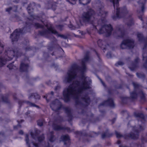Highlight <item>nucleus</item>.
<instances>
[{
  "label": "nucleus",
  "instance_id": "1",
  "mask_svg": "<svg viewBox=\"0 0 147 147\" xmlns=\"http://www.w3.org/2000/svg\"><path fill=\"white\" fill-rule=\"evenodd\" d=\"M89 59L88 55H86L82 61L81 67L75 65L68 71L64 81L72 83L63 91L65 102H67L72 98L75 100L77 104L81 102H85L87 105L89 104L90 99L85 92L90 88L91 81L84 74L86 70L85 63Z\"/></svg>",
  "mask_w": 147,
  "mask_h": 147
},
{
  "label": "nucleus",
  "instance_id": "2",
  "mask_svg": "<svg viewBox=\"0 0 147 147\" xmlns=\"http://www.w3.org/2000/svg\"><path fill=\"white\" fill-rule=\"evenodd\" d=\"M99 12L98 16L102 18L98 21L94 17L96 16V14L91 9H90L87 12H84L81 19L80 20V25L82 24V22H90L93 25L94 30L97 31L99 34L105 33L106 36H108L111 35L113 28L110 24H106L107 21L104 18L107 13L102 9H100Z\"/></svg>",
  "mask_w": 147,
  "mask_h": 147
},
{
  "label": "nucleus",
  "instance_id": "3",
  "mask_svg": "<svg viewBox=\"0 0 147 147\" xmlns=\"http://www.w3.org/2000/svg\"><path fill=\"white\" fill-rule=\"evenodd\" d=\"M21 53L18 51L17 48L13 49V48H7L5 50L4 58H0V67L5 65L6 61L11 60L15 57L16 58L21 55Z\"/></svg>",
  "mask_w": 147,
  "mask_h": 147
},
{
  "label": "nucleus",
  "instance_id": "4",
  "mask_svg": "<svg viewBox=\"0 0 147 147\" xmlns=\"http://www.w3.org/2000/svg\"><path fill=\"white\" fill-rule=\"evenodd\" d=\"M44 25H41L40 24L36 23L35 24V26L37 28H44V27H46L47 30H45L40 32L41 35L47 37L46 35H50V34L52 33L55 34L57 36H61L63 37V35H59L58 32L55 30L53 27L52 25L50 23H48L47 24L45 25L43 23Z\"/></svg>",
  "mask_w": 147,
  "mask_h": 147
},
{
  "label": "nucleus",
  "instance_id": "5",
  "mask_svg": "<svg viewBox=\"0 0 147 147\" xmlns=\"http://www.w3.org/2000/svg\"><path fill=\"white\" fill-rule=\"evenodd\" d=\"M119 0H110V2L113 3L114 8L115 9L116 8V9L115 15L112 16L114 19L123 17L127 14L128 11L125 7L123 8L118 7Z\"/></svg>",
  "mask_w": 147,
  "mask_h": 147
},
{
  "label": "nucleus",
  "instance_id": "6",
  "mask_svg": "<svg viewBox=\"0 0 147 147\" xmlns=\"http://www.w3.org/2000/svg\"><path fill=\"white\" fill-rule=\"evenodd\" d=\"M133 84L134 87V90L130 93L131 98H135L137 97L138 96H139L142 100H144L145 95L143 92L140 90L138 94L137 93V91L140 90L141 86L136 82H133Z\"/></svg>",
  "mask_w": 147,
  "mask_h": 147
},
{
  "label": "nucleus",
  "instance_id": "7",
  "mask_svg": "<svg viewBox=\"0 0 147 147\" xmlns=\"http://www.w3.org/2000/svg\"><path fill=\"white\" fill-rule=\"evenodd\" d=\"M26 29V28H24L22 30L19 29L15 30L11 35L10 38L12 39V42H14L17 40L21 34L26 32L25 31Z\"/></svg>",
  "mask_w": 147,
  "mask_h": 147
},
{
  "label": "nucleus",
  "instance_id": "8",
  "mask_svg": "<svg viewBox=\"0 0 147 147\" xmlns=\"http://www.w3.org/2000/svg\"><path fill=\"white\" fill-rule=\"evenodd\" d=\"M134 46L133 40L127 39L124 40L121 45V47L122 49L133 48Z\"/></svg>",
  "mask_w": 147,
  "mask_h": 147
},
{
  "label": "nucleus",
  "instance_id": "9",
  "mask_svg": "<svg viewBox=\"0 0 147 147\" xmlns=\"http://www.w3.org/2000/svg\"><path fill=\"white\" fill-rule=\"evenodd\" d=\"M34 132V135L33 132H30V135L32 137V138L36 142H40L41 141L43 140L44 139V135H42L40 137H38V134L40 132V131L37 129H35Z\"/></svg>",
  "mask_w": 147,
  "mask_h": 147
},
{
  "label": "nucleus",
  "instance_id": "10",
  "mask_svg": "<svg viewBox=\"0 0 147 147\" xmlns=\"http://www.w3.org/2000/svg\"><path fill=\"white\" fill-rule=\"evenodd\" d=\"M139 128L138 129L136 128L137 127H134L133 129L134 133L131 134L129 135H128L129 137L134 139H137L138 137L139 132L140 131L143 130L144 129V127H142L141 125L139 126Z\"/></svg>",
  "mask_w": 147,
  "mask_h": 147
},
{
  "label": "nucleus",
  "instance_id": "11",
  "mask_svg": "<svg viewBox=\"0 0 147 147\" xmlns=\"http://www.w3.org/2000/svg\"><path fill=\"white\" fill-rule=\"evenodd\" d=\"M62 106L61 102L57 99H56L50 105V107L52 109L56 111L60 110Z\"/></svg>",
  "mask_w": 147,
  "mask_h": 147
},
{
  "label": "nucleus",
  "instance_id": "12",
  "mask_svg": "<svg viewBox=\"0 0 147 147\" xmlns=\"http://www.w3.org/2000/svg\"><path fill=\"white\" fill-rule=\"evenodd\" d=\"M113 35L117 37H123L124 35L123 28V27L122 28L121 26L117 27L116 30L113 32Z\"/></svg>",
  "mask_w": 147,
  "mask_h": 147
},
{
  "label": "nucleus",
  "instance_id": "13",
  "mask_svg": "<svg viewBox=\"0 0 147 147\" xmlns=\"http://www.w3.org/2000/svg\"><path fill=\"white\" fill-rule=\"evenodd\" d=\"M134 115L136 117L139 119V122L140 121L142 123H144L145 121H147V116H144L142 114L135 112L134 113Z\"/></svg>",
  "mask_w": 147,
  "mask_h": 147
},
{
  "label": "nucleus",
  "instance_id": "14",
  "mask_svg": "<svg viewBox=\"0 0 147 147\" xmlns=\"http://www.w3.org/2000/svg\"><path fill=\"white\" fill-rule=\"evenodd\" d=\"M25 140L26 144L28 146V147H31V145L35 147H38L40 146L39 144L35 143L34 142V141L31 142L28 138V135L27 134L26 135Z\"/></svg>",
  "mask_w": 147,
  "mask_h": 147
},
{
  "label": "nucleus",
  "instance_id": "15",
  "mask_svg": "<svg viewBox=\"0 0 147 147\" xmlns=\"http://www.w3.org/2000/svg\"><path fill=\"white\" fill-rule=\"evenodd\" d=\"M109 105L111 107H113L114 106V104L113 103V100L111 99H109L106 101H104L103 102L101 103L99 106L101 105Z\"/></svg>",
  "mask_w": 147,
  "mask_h": 147
},
{
  "label": "nucleus",
  "instance_id": "16",
  "mask_svg": "<svg viewBox=\"0 0 147 147\" xmlns=\"http://www.w3.org/2000/svg\"><path fill=\"white\" fill-rule=\"evenodd\" d=\"M61 139L64 142L65 144H70V140L68 135H67L62 136L61 137Z\"/></svg>",
  "mask_w": 147,
  "mask_h": 147
},
{
  "label": "nucleus",
  "instance_id": "17",
  "mask_svg": "<svg viewBox=\"0 0 147 147\" xmlns=\"http://www.w3.org/2000/svg\"><path fill=\"white\" fill-rule=\"evenodd\" d=\"M28 67V64H25L22 62L21 63L20 68L21 71H25L27 70Z\"/></svg>",
  "mask_w": 147,
  "mask_h": 147
},
{
  "label": "nucleus",
  "instance_id": "18",
  "mask_svg": "<svg viewBox=\"0 0 147 147\" xmlns=\"http://www.w3.org/2000/svg\"><path fill=\"white\" fill-rule=\"evenodd\" d=\"M35 6V4L34 3H32L30 4L27 8V10L28 13L30 14L33 11L34 6Z\"/></svg>",
  "mask_w": 147,
  "mask_h": 147
},
{
  "label": "nucleus",
  "instance_id": "19",
  "mask_svg": "<svg viewBox=\"0 0 147 147\" xmlns=\"http://www.w3.org/2000/svg\"><path fill=\"white\" fill-rule=\"evenodd\" d=\"M146 0H140L138 2V3L140 5L141 4L142 6V10L141 13H142L144 11V6L146 3Z\"/></svg>",
  "mask_w": 147,
  "mask_h": 147
},
{
  "label": "nucleus",
  "instance_id": "20",
  "mask_svg": "<svg viewBox=\"0 0 147 147\" xmlns=\"http://www.w3.org/2000/svg\"><path fill=\"white\" fill-rule=\"evenodd\" d=\"M53 129L56 130H59L61 129H65L64 127H61L58 124L53 123Z\"/></svg>",
  "mask_w": 147,
  "mask_h": 147
},
{
  "label": "nucleus",
  "instance_id": "21",
  "mask_svg": "<svg viewBox=\"0 0 147 147\" xmlns=\"http://www.w3.org/2000/svg\"><path fill=\"white\" fill-rule=\"evenodd\" d=\"M105 43V42L102 41V40H99L97 41V43L99 47L101 48H103V50H104L105 49V48L103 47V44Z\"/></svg>",
  "mask_w": 147,
  "mask_h": 147
},
{
  "label": "nucleus",
  "instance_id": "22",
  "mask_svg": "<svg viewBox=\"0 0 147 147\" xmlns=\"http://www.w3.org/2000/svg\"><path fill=\"white\" fill-rule=\"evenodd\" d=\"M90 1L91 0H79V1L80 4L85 5L89 3Z\"/></svg>",
  "mask_w": 147,
  "mask_h": 147
},
{
  "label": "nucleus",
  "instance_id": "23",
  "mask_svg": "<svg viewBox=\"0 0 147 147\" xmlns=\"http://www.w3.org/2000/svg\"><path fill=\"white\" fill-rule=\"evenodd\" d=\"M53 132H51L50 133V134H48V136L49 135L50 136V138H49V140L51 142H53L55 140L54 136L53 135Z\"/></svg>",
  "mask_w": 147,
  "mask_h": 147
},
{
  "label": "nucleus",
  "instance_id": "24",
  "mask_svg": "<svg viewBox=\"0 0 147 147\" xmlns=\"http://www.w3.org/2000/svg\"><path fill=\"white\" fill-rule=\"evenodd\" d=\"M1 98V100L2 102H8V98L7 96H2L1 94H0V98Z\"/></svg>",
  "mask_w": 147,
  "mask_h": 147
},
{
  "label": "nucleus",
  "instance_id": "25",
  "mask_svg": "<svg viewBox=\"0 0 147 147\" xmlns=\"http://www.w3.org/2000/svg\"><path fill=\"white\" fill-rule=\"evenodd\" d=\"M142 56L143 60L145 61L146 64H147V54L146 53H143Z\"/></svg>",
  "mask_w": 147,
  "mask_h": 147
},
{
  "label": "nucleus",
  "instance_id": "26",
  "mask_svg": "<svg viewBox=\"0 0 147 147\" xmlns=\"http://www.w3.org/2000/svg\"><path fill=\"white\" fill-rule=\"evenodd\" d=\"M53 92H51L50 94H48L46 95V96H44V98H46V100L47 102L49 101V100L48 99V98H49V97L50 96V95H53Z\"/></svg>",
  "mask_w": 147,
  "mask_h": 147
},
{
  "label": "nucleus",
  "instance_id": "27",
  "mask_svg": "<svg viewBox=\"0 0 147 147\" xmlns=\"http://www.w3.org/2000/svg\"><path fill=\"white\" fill-rule=\"evenodd\" d=\"M7 67L10 69H15L16 67L13 65L12 63L9 64Z\"/></svg>",
  "mask_w": 147,
  "mask_h": 147
},
{
  "label": "nucleus",
  "instance_id": "28",
  "mask_svg": "<svg viewBox=\"0 0 147 147\" xmlns=\"http://www.w3.org/2000/svg\"><path fill=\"white\" fill-rule=\"evenodd\" d=\"M137 36L139 40H142L143 39V36L141 33H138L137 34Z\"/></svg>",
  "mask_w": 147,
  "mask_h": 147
},
{
  "label": "nucleus",
  "instance_id": "29",
  "mask_svg": "<svg viewBox=\"0 0 147 147\" xmlns=\"http://www.w3.org/2000/svg\"><path fill=\"white\" fill-rule=\"evenodd\" d=\"M4 138V135L3 133H0V144L2 143V140Z\"/></svg>",
  "mask_w": 147,
  "mask_h": 147
},
{
  "label": "nucleus",
  "instance_id": "30",
  "mask_svg": "<svg viewBox=\"0 0 147 147\" xmlns=\"http://www.w3.org/2000/svg\"><path fill=\"white\" fill-rule=\"evenodd\" d=\"M30 107H36L37 108H38V106L36 105L35 104L31 103L30 102H28V103Z\"/></svg>",
  "mask_w": 147,
  "mask_h": 147
},
{
  "label": "nucleus",
  "instance_id": "31",
  "mask_svg": "<svg viewBox=\"0 0 147 147\" xmlns=\"http://www.w3.org/2000/svg\"><path fill=\"white\" fill-rule=\"evenodd\" d=\"M136 75L138 78H144V74L141 73H137Z\"/></svg>",
  "mask_w": 147,
  "mask_h": 147
},
{
  "label": "nucleus",
  "instance_id": "32",
  "mask_svg": "<svg viewBox=\"0 0 147 147\" xmlns=\"http://www.w3.org/2000/svg\"><path fill=\"white\" fill-rule=\"evenodd\" d=\"M34 97L36 99H39L40 98V97L37 93H35L33 94Z\"/></svg>",
  "mask_w": 147,
  "mask_h": 147
},
{
  "label": "nucleus",
  "instance_id": "33",
  "mask_svg": "<svg viewBox=\"0 0 147 147\" xmlns=\"http://www.w3.org/2000/svg\"><path fill=\"white\" fill-rule=\"evenodd\" d=\"M38 125L40 126H42V121L41 120H39L37 121Z\"/></svg>",
  "mask_w": 147,
  "mask_h": 147
},
{
  "label": "nucleus",
  "instance_id": "34",
  "mask_svg": "<svg viewBox=\"0 0 147 147\" xmlns=\"http://www.w3.org/2000/svg\"><path fill=\"white\" fill-rule=\"evenodd\" d=\"M65 111L67 114H69L70 112V109L68 108H66L65 109Z\"/></svg>",
  "mask_w": 147,
  "mask_h": 147
},
{
  "label": "nucleus",
  "instance_id": "35",
  "mask_svg": "<svg viewBox=\"0 0 147 147\" xmlns=\"http://www.w3.org/2000/svg\"><path fill=\"white\" fill-rule=\"evenodd\" d=\"M14 8V7L13 8H12L10 7H9L8 8H7V9H6V11H7V12H9V11H10L12 9H13V11H16V10H14L13 9V8Z\"/></svg>",
  "mask_w": 147,
  "mask_h": 147
},
{
  "label": "nucleus",
  "instance_id": "36",
  "mask_svg": "<svg viewBox=\"0 0 147 147\" xmlns=\"http://www.w3.org/2000/svg\"><path fill=\"white\" fill-rule=\"evenodd\" d=\"M123 63L121 61H119L115 64L116 66H117L118 65H123Z\"/></svg>",
  "mask_w": 147,
  "mask_h": 147
},
{
  "label": "nucleus",
  "instance_id": "37",
  "mask_svg": "<svg viewBox=\"0 0 147 147\" xmlns=\"http://www.w3.org/2000/svg\"><path fill=\"white\" fill-rule=\"evenodd\" d=\"M115 134L116 135L117 137V138H119L121 136V135L119 133L117 132H116Z\"/></svg>",
  "mask_w": 147,
  "mask_h": 147
},
{
  "label": "nucleus",
  "instance_id": "38",
  "mask_svg": "<svg viewBox=\"0 0 147 147\" xmlns=\"http://www.w3.org/2000/svg\"><path fill=\"white\" fill-rule=\"evenodd\" d=\"M4 47L3 44V42H0V47L1 49H3V47ZM1 52H0V53H1Z\"/></svg>",
  "mask_w": 147,
  "mask_h": 147
},
{
  "label": "nucleus",
  "instance_id": "39",
  "mask_svg": "<svg viewBox=\"0 0 147 147\" xmlns=\"http://www.w3.org/2000/svg\"><path fill=\"white\" fill-rule=\"evenodd\" d=\"M63 26L62 25H59L58 27V28L60 30H62L63 29Z\"/></svg>",
  "mask_w": 147,
  "mask_h": 147
},
{
  "label": "nucleus",
  "instance_id": "40",
  "mask_svg": "<svg viewBox=\"0 0 147 147\" xmlns=\"http://www.w3.org/2000/svg\"><path fill=\"white\" fill-rule=\"evenodd\" d=\"M100 80V82H101V83L105 87V83H104V82L102 81V80L101 79H100V78H98Z\"/></svg>",
  "mask_w": 147,
  "mask_h": 147
},
{
  "label": "nucleus",
  "instance_id": "41",
  "mask_svg": "<svg viewBox=\"0 0 147 147\" xmlns=\"http://www.w3.org/2000/svg\"><path fill=\"white\" fill-rule=\"evenodd\" d=\"M139 58H136L135 60L134 63L135 64L137 63L139 61Z\"/></svg>",
  "mask_w": 147,
  "mask_h": 147
},
{
  "label": "nucleus",
  "instance_id": "42",
  "mask_svg": "<svg viewBox=\"0 0 147 147\" xmlns=\"http://www.w3.org/2000/svg\"><path fill=\"white\" fill-rule=\"evenodd\" d=\"M107 136V133H104L102 135V138H104Z\"/></svg>",
  "mask_w": 147,
  "mask_h": 147
},
{
  "label": "nucleus",
  "instance_id": "43",
  "mask_svg": "<svg viewBox=\"0 0 147 147\" xmlns=\"http://www.w3.org/2000/svg\"><path fill=\"white\" fill-rule=\"evenodd\" d=\"M20 125L19 124L17 126H14V129H17L18 128V127H20Z\"/></svg>",
  "mask_w": 147,
  "mask_h": 147
},
{
  "label": "nucleus",
  "instance_id": "44",
  "mask_svg": "<svg viewBox=\"0 0 147 147\" xmlns=\"http://www.w3.org/2000/svg\"><path fill=\"white\" fill-rule=\"evenodd\" d=\"M129 68H130V69L131 71H133L134 70V67L131 68L130 67H129Z\"/></svg>",
  "mask_w": 147,
  "mask_h": 147
},
{
  "label": "nucleus",
  "instance_id": "45",
  "mask_svg": "<svg viewBox=\"0 0 147 147\" xmlns=\"http://www.w3.org/2000/svg\"><path fill=\"white\" fill-rule=\"evenodd\" d=\"M19 133L20 134H23V132L21 130L19 131Z\"/></svg>",
  "mask_w": 147,
  "mask_h": 147
},
{
  "label": "nucleus",
  "instance_id": "46",
  "mask_svg": "<svg viewBox=\"0 0 147 147\" xmlns=\"http://www.w3.org/2000/svg\"><path fill=\"white\" fill-rule=\"evenodd\" d=\"M109 55V53H107V57H108V58L111 57V55Z\"/></svg>",
  "mask_w": 147,
  "mask_h": 147
},
{
  "label": "nucleus",
  "instance_id": "47",
  "mask_svg": "<svg viewBox=\"0 0 147 147\" xmlns=\"http://www.w3.org/2000/svg\"><path fill=\"white\" fill-rule=\"evenodd\" d=\"M133 23H134L133 22V21H131V24H128V26L131 25L133 24Z\"/></svg>",
  "mask_w": 147,
  "mask_h": 147
},
{
  "label": "nucleus",
  "instance_id": "48",
  "mask_svg": "<svg viewBox=\"0 0 147 147\" xmlns=\"http://www.w3.org/2000/svg\"><path fill=\"white\" fill-rule=\"evenodd\" d=\"M117 143L118 144H120L121 143V141L119 140H118L117 142Z\"/></svg>",
  "mask_w": 147,
  "mask_h": 147
},
{
  "label": "nucleus",
  "instance_id": "49",
  "mask_svg": "<svg viewBox=\"0 0 147 147\" xmlns=\"http://www.w3.org/2000/svg\"><path fill=\"white\" fill-rule=\"evenodd\" d=\"M142 142H143L144 141H146L147 140H145V139L144 138H143L142 139Z\"/></svg>",
  "mask_w": 147,
  "mask_h": 147
},
{
  "label": "nucleus",
  "instance_id": "50",
  "mask_svg": "<svg viewBox=\"0 0 147 147\" xmlns=\"http://www.w3.org/2000/svg\"><path fill=\"white\" fill-rule=\"evenodd\" d=\"M92 134H94L95 135V136L97 135L96 134V133H95L94 132H92Z\"/></svg>",
  "mask_w": 147,
  "mask_h": 147
},
{
  "label": "nucleus",
  "instance_id": "51",
  "mask_svg": "<svg viewBox=\"0 0 147 147\" xmlns=\"http://www.w3.org/2000/svg\"><path fill=\"white\" fill-rule=\"evenodd\" d=\"M73 1H74V3H71L72 4H74L75 3V1L76 0H73Z\"/></svg>",
  "mask_w": 147,
  "mask_h": 147
},
{
  "label": "nucleus",
  "instance_id": "52",
  "mask_svg": "<svg viewBox=\"0 0 147 147\" xmlns=\"http://www.w3.org/2000/svg\"><path fill=\"white\" fill-rule=\"evenodd\" d=\"M59 87L58 86L56 87L55 88V90H57V89H58V88Z\"/></svg>",
  "mask_w": 147,
  "mask_h": 147
},
{
  "label": "nucleus",
  "instance_id": "53",
  "mask_svg": "<svg viewBox=\"0 0 147 147\" xmlns=\"http://www.w3.org/2000/svg\"><path fill=\"white\" fill-rule=\"evenodd\" d=\"M119 147H126V146H125H125H122L120 145V146H119Z\"/></svg>",
  "mask_w": 147,
  "mask_h": 147
},
{
  "label": "nucleus",
  "instance_id": "54",
  "mask_svg": "<svg viewBox=\"0 0 147 147\" xmlns=\"http://www.w3.org/2000/svg\"><path fill=\"white\" fill-rule=\"evenodd\" d=\"M47 147H51L49 145V144H48V146H47Z\"/></svg>",
  "mask_w": 147,
  "mask_h": 147
},
{
  "label": "nucleus",
  "instance_id": "55",
  "mask_svg": "<svg viewBox=\"0 0 147 147\" xmlns=\"http://www.w3.org/2000/svg\"><path fill=\"white\" fill-rule=\"evenodd\" d=\"M15 7V9H17V7Z\"/></svg>",
  "mask_w": 147,
  "mask_h": 147
},
{
  "label": "nucleus",
  "instance_id": "56",
  "mask_svg": "<svg viewBox=\"0 0 147 147\" xmlns=\"http://www.w3.org/2000/svg\"><path fill=\"white\" fill-rule=\"evenodd\" d=\"M90 136L91 137H93L94 136H91V135H90Z\"/></svg>",
  "mask_w": 147,
  "mask_h": 147
},
{
  "label": "nucleus",
  "instance_id": "57",
  "mask_svg": "<svg viewBox=\"0 0 147 147\" xmlns=\"http://www.w3.org/2000/svg\"><path fill=\"white\" fill-rule=\"evenodd\" d=\"M67 1L69 2V1L68 0H66Z\"/></svg>",
  "mask_w": 147,
  "mask_h": 147
},
{
  "label": "nucleus",
  "instance_id": "58",
  "mask_svg": "<svg viewBox=\"0 0 147 147\" xmlns=\"http://www.w3.org/2000/svg\"><path fill=\"white\" fill-rule=\"evenodd\" d=\"M69 28H71L72 27L71 26H69Z\"/></svg>",
  "mask_w": 147,
  "mask_h": 147
},
{
  "label": "nucleus",
  "instance_id": "59",
  "mask_svg": "<svg viewBox=\"0 0 147 147\" xmlns=\"http://www.w3.org/2000/svg\"><path fill=\"white\" fill-rule=\"evenodd\" d=\"M18 123L19 124V123H19V121H18Z\"/></svg>",
  "mask_w": 147,
  "mask_h": 147
},
{
  "label": "nucleus",
  "instance_id": "60",
  "mask_svg": "<svg viewBox=\"0 0 147 147\" xmlns=\"http://www.w3.org/2000/svg\"><path fill=\"white\" fill-rule=\"evenodd\" d=\"M141 20H142V18H141Z\"/></svg>",
  "mask_w": 147,
  "mask_h": 147
},
{
  "label": "nucleus",
  "instance_id": "61",
  "mask_svg": "<svg viewBox=\"0 0 147 147\" xmlns=\"http://www.w3.org/2000/svg\"><path fill=\"white\" fill-rule=\"evenodd\" d=\"M146 110H147V109H146Z\"/></svg>",
  "mask_w": 147,
  "mask_h": 147
}]
</instances>
